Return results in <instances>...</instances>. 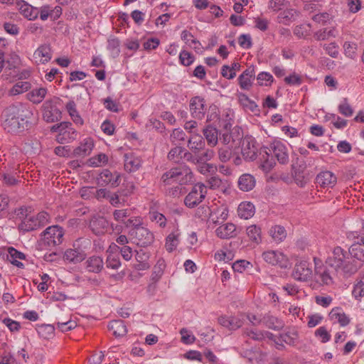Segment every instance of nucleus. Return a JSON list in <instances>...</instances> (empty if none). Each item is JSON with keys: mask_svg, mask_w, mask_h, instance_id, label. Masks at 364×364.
<instances>
[{"mask_svg": "<svg viewBox=\"0 0 364 364\" xmlns=\"http://www.w3.org/2000/svg\"><path fill=\"white\" fill-rule=\"evenodd\" d=\"M186 139V133L180 128L174 129L170 135V139L172 143L180 144Z\"/></svg>", "mask_w": 364, "mask_h": 364, "instance_id": "13d9d810", "label": "nucleus"}, {"mask_svg": "<svg viewBox=\"0 0 364 364\" xmlns=\"http://www.w3.org/2000/svg\"><path fill=\"white\" fill-rule=\"evenodd\" d=\"M208 106L205 98L200 96L191 97L189 103V109L191 117L198 120H202L205 118Z\"/></svg>", "mask_w": 364, "mask_h": 364, "instance_id": "f8f14e48", "label": "nucleus"}, {"mask_svg": "<svg viewBox=\"0 0 364 364\" xmlns=\"http://www.w3.org/2000/svg\"><path fill=\"white\" fill-rule=\"evenodd\" d=\"M205 145L204 138L198 133L193 134L188 140V147L195 154H198L203 150Z\"/></svg>", "mask_w": 364, "mask_h": 364, "instance_id": "c85d7f7f", "label": "nucleus"}, {"mask_svg": "<svg viewBox=\"0 0 364 364\" xmlns=\"http://www.w3.org/2000/svg\"><path fill=\"white\" fill-rule=\"evenodd\" d=\"M18 230L23 232H30L40 228L36 215L29 216L22 220L18 225Z\"/></svg>", "mask_w": 364, "mask_h": 364, "instance_id": "58836bf2", "label": "nucleus"}, {"mask_svg": "<svg viewBox=\"0 0 364 364\" xmlns=\"http://www.w3.org/2000/svg\"><path fill=\"white\" fill-rule=\"evenodd\" d=\"M48 93L46 87L34 88L27 94L28 100L33 104L38 105L43 102Z\"/></svg>", "mask_w": 364, "mask_h": 364, "instance_id": "f704fd0d", "label": "nucleus"}, {"mask_svg": "<svg viewBox=\"0 0 364 364\" xmlns=\"http://www.w3.org/2000/svg\"><path fill=\"white\" fill-rule=\"evenodd\" d=\"M326 264L330 265L331 269L336 270V273L343 278H348L353 275L360 268L356 262L352 260L349 251H346L340 246L335 247L333 249L332 255L326 259Z\"/></svg>", "mask_w": 364, "mask_h": 364, "instance_id": "f03ea898", "label": "nucleus"}, {"mask_svg": "<svg viewBox=\"0 0 364 364\" xmlns=\"http://www.w3.org/2000/svg\"><path fill=\"white\" fill-rule=\"evenodd\" d=\"M338 34V31L335 27L324 28L320 29L314 33V38L316 41H325L329 39L331 37H336Z\"/></svg>", "mask_w": 364, "mask_h": 364, "instance_id": "a19ab883", "label": "nucleus"}, {"mask_svg": "<svg viewBox=\"0 0 364 364\" xmlns=\"http://www.w3.org/2000/svg\"><path fill=\"white\" fill-rule=\"evenodd\" d=\"M218 323L230 331H235L243 324L242 319L235 316H221L218 318Z\"/></svg>", "mask_w": 364, "mask_h": 364, "instance_id": "393cba45", "label": "nucleus"}, {"mask_svg": "<svg viewBox=\"0 0 364 364\" xmlns=\"http://www.w3.org/2000/svg\"><path fill=\"white\" fill-rule=\"evenodd\" d=\"M337 183V177L329 171L320 172L316 177V183L322 188H333Z\"/></svg>", "mask_w": 364, "mask_h": 364, "instance_id": "aec40b11", "label": "nucleus"}, {"mask_svg": "<svg viewBox=\"0 0 364 364\" xmlns=\"http://www.w3.org/2000/svg\"><path fill=\"white\" fill-rule=\"evenodd\" d=\"M279 336L282 341L290 346H295L299 342V331L294 326L287 328Z\"/></svg>", "mask_w": 364, "mask_h": 364, "instance_id": "4be33fe9", "label": "nucleus"}, {"mask_svg": "<svg viewBox=\"0 0 364 364\" xmlns=\"http://www.w3.org/2000/svg\"><path fill=\"white\" fill-rule=\"evenodd\" d=\"M208 188L202 183L195 184L191 191L185 197L184 203L186 207L193 208L199 205L205 198Z\"/></svg>", "mask_w": 364, "mask_h": 364, "instance_id": "0eeeda50", "label": "nucleus"}, {"mask_svg": "<svg viewBox=\"0 0 364 364\" xmlns=\"http://www.w3.org/2000/svg\"><path fill=\"white\" fill-rule=\"evenodd\" d=\"M243 136L242 129L235 126L230 132H220L219 139L223 145L240 148Z\"/></svg>", "mask_w": 364, "mask_h": 364, "instance_id": "9d476101", "label": "nucleus"}, {"mask_svg": "<svg viewBox=\"0 0 364 364\" xmlns=\"http://www.w3.org/2000/svg\"><path fill=\"white\" fill-rule=\"evenodd\" d=\"M21 13L28 20H36L39 15L38 8L23 2L20 7Z\"/></svg>", "mask_w": 364, "mask_h": 364, "instance_id": "79ce46f5", "label": "nucleus"}, {"mask_svg": "<svg viewBox=\"0 0 364 364\" xmlns=\"http://www.w3.org/2000/svg\"><path fill=\"white\" fill-rule=\"evenodd\" d=\"M56 325L57 328L63 333L70 331L77 326L76 322L70 319L67 321H58Z\"/></svg>", "mask_w": 364, "mask_h": 364, "instance_id": "0e129e2a", "label": "nucleus"}, {"mask_svg": "<svg viewBox=\"0 0 364 364\" xmlns=\"http://www.w3.org/2000/svg\"><path fill=\"white\" fill-rule=\"evenodd\" d=\"M142 164L141 157L136 156L133 152L124 154V170L128 173H133L138 171Z\"/></svg>", "mask_w": 364, "mask_h": 364, "instance_id": "a211bd4d", "label": "nucleus"}, {"mask_svg": "<svg viewBox=\"0 0 364 364\" xmlns=\"http://www.w3.org/2000/svg\"><path fill=\"white\" fill-rule=\"evenodd\" d=\"M36 330L39 336L43 339H50L55 335V326L51 324L38 325Z\"/></svg>", "mask_w": 364, "mask_h": 364, "instance_id": "a18cd8bd", "label": "nucleus"}, {"mask_svg": "<svg viewBox=\"0 0 364 364\" xmlns=\"http://www.w3.org/2000/svg\"><path fill=\"white\" fill-rule=\"evenodd\" d=\"M263 259L269 264L287 267L289 263L287 257L278 250H268L262 254Z\"/></svg>", "mask_w": 364, "mask_h": 364, "instance_id": "ddd939ff", "label": "nucleus"}, {"mask_svg": "<svg viewBox=\"0 0 364 364\" xmlns=\"http://www.w3.org/2000/svg\"><path fill=\"white\" fill-rule=\"evenodd\" d=\"M203 134L208 145L214 147L218 143L220 132L212 124H207L203 129Z\"/></svg>", "mask_w": 364, "mask_h": 364, "instance_id": "5701e85b", "label": "nucleus"}, {"mask_svg": "<svg viewBox=\"0 0 364 364\" xmlns=\"http://www.w3.org/2000/svg\"><path fill=\"white\" fill-rule=\"evenodd\" d=\"M149 218L152 222H156L160 228H165L166 225V218L158 211H150Z\"/></svg>", "mask_w": 364, "mask_h": 364, "instance_id": "6e6d98bb", "label": "nucleus"}, {"mask_svg": "<svg viewBox=\"0 0 364 364\" xmlns=\"http://www.w3.org/2000/svg\"><path fill=\"white\" fill-rule=\"evenodd\" d=\"M262 323L267 328L274 330L280 331L284 326V322L270 314H266L261 318Z\"/></svg>", "mask_w": 364, "mask_h": 364, "instance_id": "b1692460", "label": "nucleus"}, {"mask_svg": "<svg viewBox=\"0 0 364 364\" xmlns=\"http://www.w3.org/2000/svg\"><path fill=\"white\" fill-rule=\"evenodd\" d=\"M193 174L186 165L175 166L164 172L161 176V183L164 187L173 183L185 185L193 181Z\"/></svg>", "mask_w": 364, "mask_h": 364, "instance_id": "20e7f679", "label": "nucleus"}, {"mask_svg": "<svg viewBox=\"0 0 364 364\" xmlns=\"http://www.w3.org/2000/svg\"><path fill=\"white\" fill-rule=\"evenodd\" d=\"M198 166L197 169L198 171L203 174H208V173H213L216 171V167L213 166L212 164L206 163L205 161H200L197 162Z\"/></svg>", "mask_w": 364, "mask_h": 364, "instance_id": "680f3d73", "label": "nucleus"}, {"mask_svg": "<svg viewBox=\"0 0 364 364\" xmlns=\"http://www.w3.org/2000/svg\"><path fill=\"white\" fill-rule=\"evenodd\" d=\"M98 184L101 186L109 185L117 187L120 183V174L117 172H111L108 169L103 170L97 178Z\"/></svg>", "mask_w": 364, "mask_h": 364, "instance_id": "2eb2a0df", "label": "nucleus"}, {"mask_svg": "<svg viewBox=\"0 0 364 364\" xmlns=\"http://www.w3.org/2000/svg\"><path fill=\"white\" fill-rule=\"evenodd\" d=\"M246 233L250 240L255 244H259L262 242V230L260 227L256 225H252L247 228Z\"/></svg>", "mask_w": 364, "mask_h": 364, "instance_id": "c03bdc74", "label": "nucleus"}, {"mask_svg": "<svg viewBox=\"0 0 364 364\" xmlns=\"http://www.w3.org/2000/svg\"><path fill=\"white\" fill-rule=\"evenodd\" d=\"M339 112L345 117H350L353 114V109L348 103L347 98H343L338 105Z\"/></svg>", "mask_w": 364, "mask_h": 364, "instance_id": "bf43d9fd", "label": "nucleus"}, {"mask_svg": "<svg viewBox=\"0 0 364 364\" xmlns=\"http://www.w3.org/2000/svg\"><path fill=\"white\" fill-rule=\"evenodd\" d=\"M240 67L238 63H233L230 66L224 65L221 68V75L223 77L226 79L231 80L233 79L236 76L235 70L238 69Z\"/></svg>", "mask_w": 364, "mask_h": 364, "instance_id": "09e8293b", "label": "nucleus"}, {"mask_svg": "<svg viewBox=\"0 0 364 364\" xmlns=\"http://www.w3.org/2000/svg\"><path fill=\"white\" fill-rule=\"evenodd\" d=\"M85 264L89 272L100 273L103 269L104 262L100 256H92L86 260Z\"/></svg>", "mask_w": 364, "mask_h": 364, "instance_id": "7c9ffc66", "label": "nucleus"}, {"mask_svg": "<svg viewBox=\"0 0 364 364\" xmlns=\"http://www.w3.org/2000/svg\"><path fill=\"white\" fill-rule=\"evenodd\" d=\"M284 81L287 85L290 86H299L303 82L302 77L296 73H293L289 76L285 77Z\"/></svg>", "mask_w": 364, "mask_h": 364, "instance_id": "69168bd1", "label": "nucleus"}, {"mask_svg": "<svg viewBox=\"0 0 364 364\" xmlns=\"http://www.w3.org/2000/svg\"><path fill=\"white\" fill-rule=\"evenodd\" d=\"M314 335L323 343H327L331 338V334L328 333L325 326H321L317 328L314 333Z\"/></svg>", "mask_w": 364, "mask_h": 364, "instance_id": "052dcab7", "label": "nucleus"}, {"mask_svg": "<svg viewBox=\"0 0 364 364\" xmlns=\"http://www.w3.org/2000/svg\"><path fill=\"white\" fill-rule=\"evenodd\" d=\"M108 221L103 216H94L90 221L89 228L96 235H104L108 228Z\"/></svg>", "mask_w": 364, "mask_h": 364, "instance_id": "6ab92c4d", "label": "nucleus"}, {"mask_svg": "<svg viewBox=\"0 0 364 364\" xmlns=\"http://www.w3.org/2000/svg\"><path fill=\"white\" fill-rule=\"evenodd\" d=\"M179 62L183 66H190L195 61V56L191 53L183 50L179 53Z\"/></svg>", "mask_w": 364, "mask_h": 364, "instance_id": "5fc2aeb1", "label": "nucleus"}, {"mask_svg": "<svg viewBox=\"0 0 364 364\" xmlns=\"http://www.w3.org/2000/svg\"><path fill=\"white\" fill-rule=\"evenodd\" d=\"M90 165L93 167L100 166L102 164H106L108 162V156L103 153H100L93 156L89 160Z\"/></svg>", "mask_w": 364, "mask_h": 364, "instance_id": "e2e57ef3", "label": "nucleus"}, {"mask_svg": "<svg viewBox=\"0 0 364 364\" xmlns=\"http://www.w3.org/2000/svg\"><path fill=\"white\" fill-rule=\"evenodd\" d=\"M269 233L273 240L277 243L282 242L287 237V231L282 225H274L269 231Z\"/></svg>", "mask_w": 364, "mask_h": 364, "instance_id": "37998d69", "label": "nucleus"}, {"mask_svg": "<svg viewBox=\"0 0 364 364\" xmlns=\"http://www.w3.org/2000/svg\"><path fill=\"white\" fill-rule=\"evenodd\" d=\"M134 227L129 230V235L133 243L139 247L150 246L154 241V233L147 228L141 225L140 220H135Z\"/></svg>", "mask_w": 364, "mask_h": 364, "instance_id": "39448f33", "label": "nucleus"}, {"mask_svg": "<svg viewBox=\"0 0 364 364\" xmlns=\"http://www.w3.org/2000/svg\"><path fill=\"white\" fill-rule=\"evenodd\" d=\"M77 132L73 127L71 122H68V126L60 129V133H58L56 136V141L59 144H68L70 143L77 136Z\"/></svg>", "mask_w": 364, "mask_h": 364, "instance_id": "f3484780", "label": "nucleus"}, {"mask_svg": "<svg viewBox=\"0 0 364 364\" xmlns=\"http://www.w3.org/2000/svg\"><path fill=\"white\" fill-rule=\"evenodd\" d=\"M215 234L220 239L235 237L237 235L236 226L232 223L222 225L216 228Z\"/></svg>", "mask_w": 364, "mask_h": 364, "instance_id": "bb28decb", "label": "nucleus"}, {"mask_svg": "<svg viewBox=\"0 0 364 364\" xmlns=\"http://www.w3.org/2000/svg\"><path fill=\"white\" fill-rule=\"evenodd\" d=\"M256 181L255 177L250 173L241 175L237 181V186L240 190L247 192L254 188Z\"/></svg>", "mask_w": 364, "mask_h": 364, "instance_id": "c756f323", "label": "nucleus"}, {"mask_svg": "<svg viewBox=\"0 0 364 364\" xmlns=\"http://www.w3.org/2000/svg\"><path fill=\"white\" fill-rule=\"evenodd\" d=\"M270 154L277 159L282 165H286L289 161V151L287 146L279 140H274L269 146H262L259 149V160L262 162V167L265 171L271 170L275 162L269 157Z\"/></svg>", "mask_w": 364, "mask_h": 364, "instance_id": "7ed1b4c3", "label": "nucleus"}, {"mask_svg": "<svg viewBox=\"0 0 364 364\" xmlns=\"http://www.w3.org/2000/svg\"><path fill=\"white\" fill-rule=\"evenodd\" d=\"M257 84L259 86H271L274 81L272 75L268 72H260L257 76Z\"/></svg>", "mask_w": 364, "mask_h": 364, "instance_id": "3c124183", "label": "nucleus"}, {"mask_svg": "<svg viewBox=\"0 0 364 364\" xmlns=\"http://www.w3.org/2000/svg\"><path fill=\"white\" fill-rule=\"evenodd\" d=\"M242 334L254 341H260L264 339V332L257 329L245 328Z\"/></svg>", "mask_w": 364, "mask_h": 364, "instance_id": "8fccbe9b", "label": "nucleus"}, {"mask_svg": "<svg viewBox=\"0 0 364 364\" xmlns=\"http://www.w3.org/2000/svg\"><path fill=\"white\" fill-rule=\"evenodd\" d=\"M297 13L294 9H285L281 11L277 16V21L284 25H289L295 21Z\"/></svg>", "mask_w": 364, "mask_h": 364, "instance_id": "ea45409f", "label": "nucleus"}, {"mask_svg": "<svg viewBox=\"0 0 364 364\" xmlns=\"http://www.w3.org/2000/svg\"><path fill=\"white\" fill-rule=\"evenodd\" d=\"M61 100L58 97H53L46 100L41 107L43 119L48 123L60 121L62 112L59 107Z\"/></svg>", "mask_w": 364, "mask_h": 364, "instance_id": "423d86ee", "label": "nucleus"}, {"mask_svg": "<svg viewBox=\"0 0 364 364\" xmlns=\"http://www.w3.org/2000/svg\"><path fill=\"white\" fill-rule=\"evenodd\" d=\"M43 242L48 247L60 245L63 240L64 230L58 225L47 228L43 231Z\"/></svg>", "mask_w": 364, "mask_h": 364, "instance_id": "9b49d317", "label": "nucleus"}, {"mask_svg": "<svg viewBox=\"0 0 364 364\" xmlns=\"http://www.w3.org/2000/svg\"><path fill=\"white\" fill-rule=\"evenodd\" d=\"M185 151L186 149L181 146L173 147L168 154V159L174 163H180L183 159V154Z\"/></svg>", "mask_w": 364, "mask_h": 364, "instance_id": "49530a36", "label": "nucleus"}, {"mask_svg": "<svg viewBox=\"0 0 364 364\" xmlns=\"http://www.w3.org/2000/svg\"><path fill=\"white\" fill-rule=\"evenodd\" d=\"M352 257L364 264V246L360 244H353L349 248Z\"/></svg>", "mask_w": 364, "mask_h": 364, "instance_id": "de8ad7c7", "label": "nucleus"}, {"mask_svg": "<svg viewBox=\"0 0 364 364\" xmlns=\"http://www.w3.org/2000/svg\"><path fill=\"white\" fill-rule=\"evenodd\" d=\"M240 146L241 154L245 161H252L257 158L259 149L254 137L248 135L243 136Z\"/></svg>", "mask_w": 364, "mask_h": 364, "instance_id": "1a4fd4ad", "label": "nucleus"}, {"mask_svg": "<svg viewBox=\"0 0 364 364\" xmlns=\"http://www.w3.org/2000/svg\"><path fill=\"white\" fill-rule=\"evenodd\" d=\"M240 148L225 146L218 149V158L220 161L225 163L237 153Z\"/></svg>", "mask_w": 364, "mask_h": 364, "instance_id": "4c0bfd02", "label": "nucleus"}, {"mask_svg": "<svg viewBox=\"0 0 364 364\" xmlns=\"http://www.w3.org/2000/svg\"><path fill=\"white\" fill-rule=\"evenodd\" d=\"M120 41L118 38H110L107 41V50L111 53L114 57H117L120 53Z\"/></svg>", "mask_w": 364, "mask_h": 364, "instance_id": "603ef678", "label": "nucleus"}, {"mask_svg": "<svg viewBox=\"0 0 364 364\" xmlns=\"http://www.w3.org/2000/svg\"><path fill=\"white\" fill-rule=\"evenodd\" d=\"M352 295L357 301H360L361 298L364 296V282L363 281H360L354 285Z\"/></svg>", "mask_w": 364, "mask_h": 364, "instance_id": "774afa93", "label": "nucleus"}, {"mask_svg": "<svg viewBox=\"0 0 364 364\" xmlns=\"http://www.w3.org/2000/svg\"><path fill=\"white\" fill-rule=\"evenodd\" d=\"M312 275L311 268L306 261L296 263L294 266L292 277L297 281L306 282L309 280Z\"/></svg>", "mask_w": 364, "mask_h": 364, "instance_id": "4468645a", "label": "nucleus"}, {"mask_svg": "<svg viewBox=\"0 0 364 364\" xmlns=\"http://www.w3.org/2000/svg\"><path fill=\"white\" fill-rule=\"evenodd\" d=\"M329 317L331 320L337 321L341 326H346L350 323L349 318L339 307L333 308L329 314Z\"/></svg>", "mask_w": 364, "mask_h": 364, "instance_id": "e433bc0d", "label": "nucleus"}, {"mask_svg": "<svg viewBox=\"0 0 364 364\" xmlns=\"http://www.w3.org/2000/svg\"><path fill=\"white\" fill-rule=\"evenodd\" d=\"M255 77V70L254 66H250L245 70L237 78L240 87L242 90H250L252 86V81Z\"/></svg>", "mask_w": 364, "mask_h": 364, "instance_id": "dca6fc26", "label": "nucleus"}, {"mask_svg": "<svg viewBox=\"0 0 364 364\" xmlns=\"http://www.w3.org/2000/svg\"><path fill=\"white\" fill-rule=\"evenodd\" d=\"M255 205L249 201L242 202L237 208L238 216L242 219H250L255 215Z\"/></svg>", "mask_w": 364, "mask_h": 364, "instance_id": "2f4dec72", "label": "nucleus"}, {"mask_svg": "<svg viewBox=\"0 0 364 364\" xmlns=\"http://www.w3.org/2000/svg\"><path fill=\"white\" fill-rule=\"evenodd\" d=\"M33 110L28 104L15 102L6 107L2 113L3 127L10 134H20L33 127Z\"/></svg>", "mask_w": 364, "mask_h": 364, "instance_id": "f257e3e1", "label": "nucleus"}, {"mask_svg": "<svg viewBox=\"0 0 364 364\" xmlns=\"http://www.w3.org/2000/svg\"><path fill=\"white\" fill-rule=\"evenodd\" d=\"M108 328L115 337H123L127 333V328L122 320H112L108 324Z\"/></svg>", "mask_w": 364, "mask_h": 364, "instance_id": "473e14b6", "label": "nucleus"}, {"mask_svg": "<svg viewBox=\"0 0 364 364\" xmlns=\"http://www.w3.org/2000/svg\"><path fill=\"white\" fill-rule=\"evenodd\" d=\"M94 147L92 138L85 139L78 146L73 150V155L77 157H84L89 155Z\"/></svg>", "mask_w": 364, "mask_h": 364, "instance_id": "cd10ccee", "label": "nucleus"}, {"mask_svg": "<svg viewBox=\"0 0 364 364\" xmlns=\"http://www.w3.org/2000/svg\"><path fill=\"white\" fill-rule=\"evenodd\" d=\"M34 58L38 64H45L52 58V49L49 44L40 46L33 54Z\"/></svg>", "mask_w": 364, "mask_h": 364, "instance_id": "412c9836", "label": "nucleus"}, {"mask_svg": "<svg viewBox=\"0 0 364 364\" xmlns=\"http://www.w3.org/2000/svg\"><path fill=\"white\" fill-rule=\"evenodd\" d=\"M206 122L208 123L216 122L220 118V111L217 106L211 105L209 106L206 113Z\"/></svg>", "mask_w": 364, "mask_h": 364, "instance_id": "4d7b16f0", "label": "nucleus"}, {"mask_svg": "<svg viewBox=\"0 0 364 364\" xmlns=\"http://www.w3.org/2000/svg\"><path fill=\"white\" fill-rule=\"evenodd\" d=\"M181 38L189 47H192V43H198L200 41L194 38L193 35L187 30H183L181 33Z\"/></svg>", "mask_w": 364, "mask_h": 364, "instance_id": "338daca9", "label": "nucleus"}, {"mask_svg": "<svg viewBox=\"0 0 364 364\" xmlns=\"http://www.w3.org/2000/svg\"><path fill=\"white\" fill-rule=\"evenodd\" d=\"M31 83L27 81H20L16 82L12 88L10 90V94L11 95H17L23 92H26L30 89Z\"/></svg>", "mask_w": 364, "mask_h": 364, "instance_id": "864d4df0", "label": "nucleus"}, {"mask_svg": "<svg viewBox=\"0 0 364 364\" xmlns=\"http://www.w3.org/2000/svg\"><path fill=\"white\" fill-rule=\"evenodd\" d=\"M338 276L336 270L325 262V264L315 266V279L321 285L330 286L333 284L334 277Z\"/></svg>", "mask_w": 364, "mask_h": 364, "instance_id": "6e6552de", "label": "nucleus"}, {"mask_svg": "<svg viewBox=\"0 0 364 364\" xmlns=\"http://www.w3.org/2000/svg\"><path fill=\"white\" fill-rule=\"evenodd\" d=\"M85 252L80 249H68L63 254L64 260L73 264L82 262L85 259Z\"/></svg>", "mask_w": 364, "mask_h": 364, "instance_id": "a878e982", "label": "nucleus"}, {"mask_svg": "<svg viewBox=\"0 0 364 364\" xmlns=\"http://www.w3.org/2000/svg\"><path fill=\"white\" fill-rule=\"evenodd\" d=\"M181 232L178 228H176L166 238L165 247L168 252H172L176 249L179 244V237Z\"/></svg>", "mask_w": 364, "mask_h": 364, "instance_id": "72a5a7b5", "label": "nucleus"}, {"mask_svg": "<svg viewBox=\"0 0 364 364\" xmlns=\"http://www.w3.org/2000/svg\"><path fill=\"white\" fill-rule=\"evenodd\" d=\"M304 168L305 167L301 165H296L295 164L291 165L292 177L299 187H304L306 183L304 174Z\"/></svg>", "mask_w": 364, "mask_h": 364, "instance_id": "c9c22d12", "label": "nucleus"}]
</instances>
